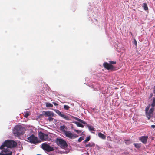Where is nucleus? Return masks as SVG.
Listing matches in <instances>:
<instances>
[{"label": "nucleus", "mask_w": 155, "mask_h": 155, "mask_svg": "<svg viewBox=\"0 0 155 155\" xmlns=\"http://www.w3.org/2000/svg\"><path fill=\"white\" fill-rule=\"evenodd\" d=\"M17 145V143L12 140H5L0 146V149H2L5 147L8 148H12L15 147Z\"/></svg>", "instance_id": "obj_1"}, {"label": "nucleus", "mask_w": 155, "mask_h": 155, "mask_svg": "<svg viewBox=\"0 0 155 155\" xmlns=\"http://www.w3.org/2000/svg\"><path fill=\"white\" fill-rule=\"evenodd\" d=\"M25 128L20 125H17L14 127L13 130V133L15 135L19 136L23 135Z\"/></svg>", "instance_id": "obj_2"}, {"label": "nucleus", "mask_w": 155, "mask_h": 155, "mask_svg": "<svg viewBox=\"0 0 155 155\" xmlns=\"http://www.w3.org/2000/svg\"><path fill=\"white\" fill-rule=\"evenodd\" d=\"M55 142L57 144L62 148H65L68 146V144L66 141L62 138H57L55 140Z\"/></svg>", "instance_id": "obj_3"}, {"label": "nucleus", "mask_w": 155, "mask_h": 155, "mask_svg": "<svg viewBox=\"0 0 155 155\" xmlns=\"http://www.w3.org/2000/svg\"><path fill=\"white\" fill-rule=\"evenodd\" d=\"M150 106V105H148L145 109L146 115L148 119H150L153 115V112L154 110V108H152L149 110Z\"/></svg>", "instance_id": "obj_4"}, {"label": "nucleus", "mask_w": 155, "mask_h": 155, "mask_svg": "<svg viewBox=\"0 0 155 155\" xmlns=\"http://www.w3.org/2000/svg\"><path fill=\"white\" fill-rule=\"evenodd\" d=\"M27 139L28 141L32 144H36L40 143V141L38 140L37 137H35L34 134H32Z\"/></svg>", "instance_id": "obj_5"}, {"label": "nucleus", "mask_w": 155, "mask_h": 155, "mask_svg": "<svg viewBox=\"0 0 155 155\" xmlns=\"http://www.w3.org/2000/svg\"><path fill=\"white\" fill-rule=\"evenodd\" d=\"M41 148L47 152L52 151L54 150L53 147L50 146L45 143H43L42 144Z\"/></svg>", "instance_id": "obj_6"}, {"label": "nucleus", "mask_w": 155, "mask_h": 155, "mask_svg": "<svg viewBox=\"0 0 155 155\" xmlns=\"http://www.w3.org/2000/svg\"><path fill=\"white\" fill-rule=\"evenodd\" d=\"M64 134L67 137L71 139L78 137V135L74 134H73L70 131H65Z\"/></svg>", "instance_id": "obj_7"}, {"label": "nucleus", "mask_w": 155, "mask_h": 155, "mask_svg": "<svg viewBox=\"0 0 155 155\" xmlns=\"http://www.w3.org/2000/svg\"><path fill=\"white\" fill-rule=\"evenodd\" d=\"M55 111L59 116L62 117L66 120H71V119L68 116L64 114L63 113H62L59 110H56Z\"/></svg>", "instance_id": "obj_8"}, {"label": "nucleus", "mask_w": 155, "mask_h": 155, "mask_svg": "<svg viewBox=\"0 0 155 155\" xmlns=\"http://www.w3.org/2000/svg\"><path fill=\"white\" fill-rule=\"evenodd\" d=\"M104 67L106 69L112 71L114 70L115 68L113 65L110 64L108 63L105 62L103 64Z\"/></svg>", "instance_id": "obj_9"}, {"label": "nucleus", "mask_w": 155, "mask_h": 155, "mask_svg": "<svg viewBox=\"0 0 155 155\" xmlns=\"http://www.w3.org/2000/svg\"><path fill=\"white\" fill-rule=\"evenodd\" d=\"M39 136L40 139L42 141H46L48 138V135L44 134L42 132H40L39 133Z\"/></svg>", "instance_id": "obj_10"}, {"label": "nucleus", "mask_w": 155, "mask_h": 155, "mask_svg": "<svg viewBox=\"0 0 155 155\" xmlns=\"http://www.w3.org/2000/svg\"><path fill=\"white\" fill-rule=\"evenodd\" d=\"M8 152V149H4L0 153V155H12V152L11 151Z\"/></svg>", "instance_id": "obj_11"}, {"label": "nucleus", "mask_w": 155, "mask_h": 155, "mask_svg": "<svg viewBox=\"0 0 155 155\" xmlns=\"http://www.w3.org/2000/svg\"><path fill=\"white\" fill-rule=\"evenodd\" d=\"M148 137L147 136H143L139 138V140L145 144L147 143Z\"/></svg>", "instance_id": "obj_12"}, {"label": "nucleus", "mask_w": 155, "mask_h": 155, "mask_svg": "<svg viewBox=\"0 0 155 155\" xmlns=\"http://www.w3.org/2000/svg\"><path fill=\"white\" fill-rule=\"evenodd\" d=\"M43 114L48 116H54L53 113L51 111H44Z\"/></svg>", "instance_id": "obj_13"}, {"label": "nucleus", "mask_w": 155, "mask_h": 155, "mask_svg": "<svg viewBox=\"0 0 155 155\" xmlns=\"http://www.w3.org/2000/svg\"><path fill=\"white\" fill-rule=\"evenodd\" d=\"M74 119L80 122L82 124H86V123L84 121L80 119L77 117H74L73 116H71Z\"/></svg>", "instance_id": "obj_14"}, {"label": "nucleus", "mask_w": 155, "mask_h": 155, "mask_svg": "<svg viewBox=\"0 0 155 155\" xmlns=\"http://www.w3.org/2000/svg\"><path fill=\"white\" fill-rule=\"evenodd\" d=\"M67 129V127L64 125L63 126H61L60 127V130L64 132V133L65 131H65V130Z\"/></svg>", "instance_id": "obj_15"}, {"label": "nucleus", "mask_w": 155, "mask_h": 155, "mask_svg": "<svg viewBox=\"0 0 155 155\" xmlns=\"http://www.w3.org/2000/svg\"><path fill=\"white\" fill-rule=\"evenodd\" d=\"M98 136L100 138L103 139H106V136L101 133H98Z\"/></svg>", "instance_id": "obj_16"}, {"label": "nucleus", "mask_w": 155, "mask_h": 155, "mask_svg": "<svg viewBox=\"0 0 155 155\" xmlns=\"http://www.w3.org/2000/svg\"><path fill=\"white\" fill-rule=\"evenodd\" d=\"M74 123L77 125V126L78 127H80L82 128L84 127V125L79 122H75Z\"/></svg>", "instance_id": "obj_17"}, {"label": "nucleus", "mask_w": 155, "mask_h": 155, "mask_svg": "<svg viewBox=\"0 0 155 155\" xmlns=\"http://www.w3.org/2000/svg\"><path fill=\"white\" fill-rule=\"evenodd\" d=\"M46 106L47 107H52L53 105L51 103L48 102L46 103Z\"/></svg>", "instance_id": "obj_18"}, {"label": "nucleus", "mask_w": 155, "mask_h": 155, "mask_svg": "<svg viewBox=\"0 0 155 155\" xmlns=\"http://www.w3.org/2000/svg\"><path fill=\"white\" fill-rule=\"evenodd\" d=\"M134 146H135V147L137 149L139 148L140 147H141V144L140 143H134Z\"/></svg>", "instance_id": "obj_19"}, {"label": "nucleus", "mask_w": 155, "mask_h": 155, "mask_svg": "<svg viewBox=\"0 0 155 155\" xmlns=\"http://www.w3.org/2000/svg\"><path fill=\"white\" fill-rule=\"evenodd\" d=\"M143 7L144 9L146 10H148V8L147 7V4L146 3H144L143 4Z\"/></svg>", "instance_id": "obj_20"}, {"label": "nucleus", "mask_w": 155, "mask_h": 155, "mask_svg": "<svg viewBox=\"0 0 155 155\" xmlns=\"http://www.w3.org/2000/svg\"><path fill=\"white\" fill-rule=\"evenodd\" d=\"M151 106L152 107V108H154V107L155 106V98L154 97L153 98V102L151 104Z\"/></svg>", "instance_id": "obj_21"}, {"label": "nucleus", "mask_w": 155, "mask_h": 155, "mask_svg": "<svg viewBox=\"0 0 155 155\" xmlns=\"http://www.w3.org/2000/svg\"><path fill=\"white\" fill-rule=\"evenodd\" d=\"M125 143L126 144L128 145L131 143L130 140H125Z\"/></svg>", "instance_id": "obj_22"}, {"label": "nucleus", "mask_w": 155, "mask_h": 155, "mask_svg": "<svg viewBox=\"0 0 155 155\" xmlns=\"http://www.w3.org/2000/svg\"><path fill=\"white\" fill-rule=\"evenodd\" d=\"M64 108L65 110H68L69 109L70 107L68 105H64Z\"/></svg>", "instance_id": "obj_23"}, {"label": "nucleus", "mask_w": 155, "mask_h": 155, "mask_svg": "<svg viewBox=\"0 0 155 155\" xmlns=\"http://www.w3.org/2000/svg\"><path fill=\"white\" fill-rule=\"evenodd\" d=\"M90 139V136L86 138V139L84 141V143L87 142L88 141H89Z\"/></svg>", "instance_id": "obj_24"}, {"label": "nucleus", "mask_w": 155, "mask_h": 155, "mask_svg": "<svg viewBox=\"0 0 155 155\" xmlns=\"http://www.w3.org/2000/svg\"><path fill=\"white\" fill-rule=\"evenodd\" d=\"M84 138L83 137H81L78 139V141L80 142L84 140Z\"/></svg>", "instance_id": "obj_25"}, {"label": "nucleus", "mask_w": 155, "mask_h": 155, "mask_svg": "<svg viewBox=\"0 0 155 155\" xmlns=\"http://www.w3.org/2000/svg\"><path fill=\"white\" fill-rule=\"evenodd\" d=\"M109 63L110 64L112 65V64H115L116 63V62L115 61H109Z\"/></svg>", "instance_id": "obj_26"}, {"label": "nucleus", "mask_w": 155, "mask_h": 155, "mask_svg": "<svg viewBox=\"0 0 155 155\" xmlns=\"http://www.w3.org/2000/svg\"><path fill=\"white\" fill-rule=\"evenodd\" d=\"M30 115V113L28 112H27L26 113H25L24 115V116L25 117H28L29 115Z\"/></svg>", "instance_id": "obj_27"}, {"label": "nucleus", "mask_w": 155, "mask_h": 155, "mask_svg": "<svg viewBox=\"0 0 155 155\" xmlns=\"http://www.w3.org/2000/svg\"><path fill=\"white\" fill-rule=\"evenodd\" d=\"M74 130L78 133H80L81 132V131L79 130Z\"/></svg>", "instance_id": "obj_28"}, {"label": "nucleus", "mask_w": 155, "mask_h": 155, "mask_svg": "<svg viewBox=\"0 0 155 155\" xmlns=\"http://www.w3.org/2000/svg\"><path fill=\"white\" fill-rule=\"evenodd\" d=\"M53 118L51 117H49V118H48V120L50 121H53Z\"/></svg>", "instance_id": "obj_29"}, {"label": "nucleus", "mask_w": 155, "mask_h": 155, "mask_svg": "<svg viewBox=\"0 0 155 155\" xmlns=\"http://www.w3.org/2000/svg\"><path fill=\"white\" fill-rule=\"evenodd\" d=\"M134 44L136 46H137V41L135 39H134Z\"/></svg>", "instance_id": "obj_30"}, {"label": "nucleus", "mask_w": 155, "mask_h": 155, "mask_svg": "<svg viewBox=\"0 0 155 155\" xmlns=\"http://www.w3.org/2000/svg\"><path fill=\"white\" fill-rule=\"evenodd\" d=\"M86 147H92V146L90 144H87L86 145Z\"/></svg>", "instance_id": "obj_31"}, {"label": "nucleus", "mask_w": 155, "mask_h": 155, "mask_svg": "<svg viewBox=\"0 0 155 155\" xmlns=\"http://www.w3.org/2000/svg\"><path fill=\"white\" fill-rule=\"evenodd\" d=\"M153 96V93H150L149 96V98H151Z\"/></svg>", "instance_id": "obj_32"}, {"label": "nucleus", "mask_w": 155, "mask_h": 155, "mask_svg": "<svg viewBox=\"0 0 155 155\" xmlns=\"http://www.w3.org/2000/svg\"><path fill=\"white\" fill-rule=\"evenodd\" d=\"M52 103H53V104L54 105H55V106H57V105H58V104H57V103H55V102H53Z\"/></svg>", "instance_id": "obj_33"}, {"label": "nucleus", "mask_w": 155, "mask_h": 155, "mask_svg": "<svg viewBox=\"0 0 155 155\" xmlns=\"http://www.w3.org/2000/svg\"><path fill=\"white\" fill-rule=\"evenodd\" d=\"M153 92L154 94H155V86L153 87Z\"/></svg>", "instance_id": "obj_34"}, {"label": "nucleus", "mask_w": 155, "mask_h": 155, "mask_svg": "<svg viewBox=\"0 0 155 155\" xmlns=\"http://www.w3.org/2000/svg\"><path fill=\"white\" fill-rule=\"evenodd\" d=\"M151 127L152 128H155V125H152L151 126Z\"/></svg>", "instance_id": "obj_35"}, {"label": "nucleus", "mask_w": 155, "mask_h": 155, "mask_svg": "<svg viewBox=\"0 0 155 155\" xmlns=\"http://www.w3.org/2000/svg\"><path fill=\"white\" fill-rule=\"evenodd\" d=\"M91 130H92V131L94 130V128H92L91 129Z\"/></svg>", "instance_id": "obj_36"}]
</instances>
